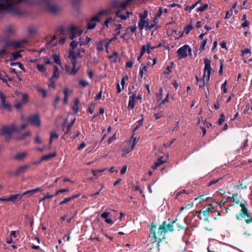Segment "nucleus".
<instances>
[{"mask_svg":"<svg viewBox=\"0 0 252 252\" xmlns=\"http://www.w3.org/2000/svg\"><path fill=\"white\" fill-rule=\"evenodd\" d=\"M177 220V219H176L168 224H166V221H163L159 226L157 232H156L157 224L156 223H151L149 225L150 227L149 239L153 245L155 244L156 247L159 249L160 243L163 239H165V235L163 234V233L167 232V230L173 232L174 231L173 224L176 222Z\"/></svg>","mask_w":252,"mask_h":252,"instance_id":"nucleus-1","label":"nucleus"},{"mask_svg":"<svg viewBox=\"0 0 252 252\" xmlns=\"http://www.w3.org/2000/svg\"><path fill=\"white\" fill-rule=\"evenodd\" d=\"M78 42L75 40H72L70 44V50L68 55V58L70 60V62L72 64V68L67 65H65V71L70 75H75L79 70V68H76V63L75 49L77 47Z\"/></svg>","mask_w":252,"mask_h":252,"instance_id":"nucleus-2","label":"nucleus"},{"mask_svg":"<svg viewBox=\"0 0 252 252\" xmlns=\"http://www.w3.org/2000/svg\"><path fill=\"white\" fill-rule=\"evenodd\" d=\"M66 33L68 35L69 38L72 40L74 38H76L77 36H79L81 35L83 31L79 29L77 27L74 25H71L68 27L66 29L64 28V34Z\"/></svg>","mask_w":252,"mask_h":252,"instance_id":"nucleus-3","label":"nucleus"},{"mask_svg":"<svg viewBox=\"0 0 252 252\" xmlns=\"http://www.w3.org/2000/svg\"><path fill=\"white\" fill-rule=\"evenodd\" d=\"M14 132L17 133L20 132V130H19L14 125L3 126L1 129V133L2 135H7L9 136L8 138H7L6 140L11 138V134Z\"/></svg>","mask_w":252,"mask_h":252,"instance_id":"nucleus-4","label":"nucleus"},{"mask_svg":"<svg viewBox=\"0 0 252 252\" xmlns=\"http://www.w3.org/2000/svg\"><path fill=\"white\" fill-rule=\"evenodd\" d=\"M3 11L12 13L16 15H20L22 12L16 4H5Z\"/></svg>","mask_w":252,"mask_h":252,"instance_id":"nucleus-5","label":"nucleus"},{"mask_svg":"<svg viewBox=\"0 0 252 252\" xmlns=\"http://www.w3.org/2000/svg\"><path fill=\"white\" fill-rule=\"evenodd\" d=\"M106 12L105 10H101L98 13L97 15L94 16L87 24L88 29L89 30L94 29L96 25V22H99L98 16L104 15Z\"/></svg>","mask_w":252,"mask_h":252,"instance_id":"nucleus-6","label":"nucleus"},{"mask_svg":"<svg viewBox=\"0 0 252 252\" xmlns=\"http://www.w3.org/2000/svg\"><path fill=\"white\" fill-rule=\"evenodd\" d=\"M188 52L189 53V54H190L191 52V49L189 45H185L183 46L180 47L177 50L179 59H182L187 57Z\"/></svg>","mask_w":252,"mask_h":252,"instance_id":"nucleus-7","label":"nucleus"},{"mask_svg":"<svg viewBox=\"0 0 252 252\" xmlns=\"http://www.w3.org/2000/svg\"><path fill=\"white\" fill-rule=\"evenodd\" d=\"M240 206L241 207V210L239 214L236 215V219L238 220H241L242 219L245 218L246 217H250L249 211L245 204L243 203L242 202H240Z\"/></svg>","mask_w":252,"mask_h":252,"instance_id":"nucleus-8","label":"nucleus"},{"mask_svg":"<svg viewBox=\"0 0 252 252\" xmlns=\"http://www.w3.org/2000/svg\"><path fill=\"white\" fill-rule=\"evenodd\" d=\"M28 122L34 126L40 127L41 126V121L38 114L30 116L28 119Z\"/></svg>","mask_w":252,"mask_h":252,"instance_id":"nucleus-9","label":"nucleus"},{"mask_svg":"<svg viewBox=\"0 0 252 252\" xmlns=\"http://www.w3.org/2000/svg\"><path fill=\"white\" fill-rule=\"evenodd\" d=\"M132 139L130 140L129 142L127 143V146H125L123 148V153L122 154L123 157H125L128 153H129L130 151L133 150V148L135 147L136 143H137V141L136 140V138H134L133 140L132 143L131 144Z\"/></svg>","mask_w":252,"mask_h":252,"instance_id":"nucleus-10","label":"nucleus"},{"mask_svg":"<svg viewBox=\"0 0 252 252\" xmlns=\"http://www.w3.org/2000/svg\"><path fill=\"white\" fill-rule=\"evenodd\" d=\"M204 63L205 64L204 72H203V77H205L206 72L207 71V78L206 79L207 82L209 81L210 74L211 72V62L207 58H205L204 60Z\"/></svg>","mask_w":252,"mask_h":252,"instance_id":"nucleus-11","label":"nucleus"},{"mask_svg":"<svg viewBox=\"0 0 252 252\" xmlns=\"http://www.w3.org/2000/svg\"><path fill=\"white\" fill-rule=\"evenodd\" d=\"M208 206L209 207L206 210L202 211L201 214H202L203 218L202 219L205 221H209V213L210 212H213L215 211V208L214 207H212V204L209 203L208 204Z\"/></svg>","mask_w":252,"mask_h":252,"instance_id":"nucleus-12","label":"nucleus"},{"mask_svg":"<svg viewBox=\"0 0 252 252\" xmlns=\"http://www.w3.org/2000/svg\"><path fill=\"white\" fill-rule=\"evenodd\" d=\"M6 97L3 93L2 91H0V99L1 102V106L4 108H6L7 110H11V105L6 102Z\"/></svg>","mask_w":252,"mask_h":252,"instance_id":"nucleus-13","label":"nucleus"},{"mask_svg":"<svg viewBox=\"0 0 252 252\" xmlns=\"http://www.w3.org/2000/svg\"><path fill=\"white\" fill-rule=\"evenodd\" d=\"M59 76V71L58 67L57 65L54 67V73L52 77L50 79L51 83L49 85V87H54L55 80L57 79Z\"/></svg>","mask_w":252,"mask_h":252,"instance_id":"nucleus-14","label":"nucleus"},{"mask_svg":"<svg viewBox=\"0 0 252 252\" xmlns=\"http://www.w3.org/2000/svg\"><path fill=\"white\" fill-rule=\"evenodd\" d=\"M26 40H22L20 41H12L8 43V46H12L14 48L21 47L24 43H26Z\"/></svg>","mask_w":252,"mask_h":252,"instance_id":"nucleus-15","label":"nucleus"},{"mask_svg":"<svg viewBox=\"0 0 252 252\" xmlns=\"http://www.w3.org/2000/svg\"><path fill=\"white\" fill-rule=\"evenodd\" d=\"M30 167V165H25L21 166H20L17 168V169L15 171L14 173V175L15 176H18L21 174L25 173L27 169Z\"/></svg>","mask_w":252,"mask_h":252,"instance_id":"nucleus-16","label":"nucleus"},{"mask_svg":"<svg viewBox=\"0 0 252 252\" xmlns=\"http://www.w3.org/2000/svg\"><path fill=\"white\" fill-rule=\"evenodd\" d=\"M195 200H199V202H201L202 201H205L208 202L212 201V202H215L216 204H218L217 202H216L214 200H213L212 198L207 197L206 195L205 194L199 196L198 197L196 198Z\"/></svg>","mask_w":252,"mask_h":252,"instance_id":"nucleus-17","label":"nucleus"},{"mask_svg":"<svg viewBox=\"0 0 252 252\" xmlns=\"http://www.w3.org/2000/svg\"><path fill=\"white\" fill-rule=\"evenodd\" d=\"M128 4L126 1L124 2H120L118 1L114 2L112 5L114 8L120 7L122 10H125L126 9Z\"/></svg>","mask_w":252,"mask_h":252,"instance_id":"nucleus-18","label":"nucleus"},{"mask_svg":"<svg viewBox=\"0 0 252 252\" xmlns=\"http://www.w3.org/2000/svg\"><path fill=\"white\" fill-rule=\"evenodd\" d=\"M43 190V189L41 188H37L31 190H29L26 191H25L22 193V195H28V196H32L33 193H36L38 191H41Z\"/></svg>","mask_w":252,"mask_h":252,"instance_id":"nucleus-19","label":"nucleus"},{"mask_svg":"<svg viewBox=\"0 0 252 252\" xmlns=\"http://www.w3.org/2000/svg\"><path fill=\"white\" fill-rule=\"evenodd\" d=\"M135 94H134L131 96H129V99L128 104V108L129 110H132L134 108L135 106Z\"/></svg>","mask_w":252,"mask_h":252,"instance_id":"nucleus-20","label":"nucleus"},{"mask_svg":"<svg viewBox=\"0 0 252 252\" xmlns=\"http://www.w3.org/2000/svg\"><path fill=\"white\" fill-rule=\"evenodd\" d=\"M23 195L20 194H15L11 195L8 197V201H11L12 202H15L17 200H20Z\"/></svg>","mask_w":252,"mask_h":252,"instance_id":"nucleus-21","label":"nucleus"},{"mask_svg":"<svg viewBox=\"0 0 252 252\" xmlns=\"http://www.w3.org/2000/svg\"><path fill=\"white\" fill-rule=\"evenodd\" d=\"M56 154L55 153H50L48 155H44L41 158V161H43L44 160H48L51 158L56 157Z\"/></svg>","mask_w":252,"mask_h":252,"instance_id":"nucleus-22","label":"nucleus"},{"mask_svg":"<svg viewBox=\"0 0 252 252\" xmlns=\"http://www.w3.org/2000/svg\"><path fill=\"white\" fill-rule=\"evenodd\" d=\"M27 155L26 152L20 153L14 156V158L17 160H22Z\"/></svg>","mask_w":252,"mask_h":252,"instance_id":"nucleus-23","label":"nucleus"},{"mask_svg":"<svg viewBox=\"0 0 252 252\" xmlns=\"http://www.w3.org/2000/svg\"><path fill=\"white\" fill-rule=\"evenodd\" d=\"M79 100L78 98H76L74 100L73 105L72 107V110L76 113H77L79 111Z\"/></svg>","mask_w":252,"mask_h":252,"instance_id":"nucleus-24","label":"nucleus"},{"mask_svg":"<svg viewBox=\"0 0 252 252\" xmlns=\"http://www.w3.org/2000/svg\"><path fill=\"white\" fill-rule=\"evenodd\" d=\"M48 9L52 13L55 14L59 11V7L57 5H51L48 6Z\"/></svg>","mask_w":252,"mask_h":252,"instance_id":"nucleus-25","label":"nucleus"},{"mask_svg":"<svg viewBox=\"0 0 252 252\" xmlns=\"http://www.w3.org/2000/svg\"><path fill=\"white\" fill-rule=\"evenodd\" d=\"M158 28V26L157 25L156 23L150 25H149L148 23H147L146 25V31H148L153 29H154V30H156Z\"/></svg>","mask_w":252,"mask_h":252,"instance_id":"nucleus-26","label":"nucleus"},{"mask_svg":"<svg viewBox=\"0 0 252 252\" xmlns=\"http://www.w3.org/2000/svg\"><path fill=\"white\" fill-rule=\"evenodd\" d=\"M121 10H118L116 12V16L120 17L123 20H126L129 17V12H126V15H123L120 14Z\"/></svg>","mask_w":252,"mask_h":252,"instance_id":"nucleus-27","label":"nucleus"},{"mask_svg":"<svg viewBox=\"0 0 252 252\" xmlns=\"http://www.w3.org/2000/svg\"><path fill=\"white\" fill-rule=\"evenodd\" d=\"M147 23H148L145 20L140 19V21L138 23V27L141 31H142L145 27L146 28Z\"/></svg>","mask_w":252,"mask_h":252,"instance_id":"nucleus-28","label":"nucleus"},{"mask_svg":"<svg viewBox=\"0 0 252 252\" xmlns=\"http://www.w3.org/2000/svg\"><path fill=\"white\" fill-rule=\"evenodd\" d=\"M59 135L57 134L55 131H52L50 133L49 144H51L54 139H58Z\"/></svg>","mask_w":252,"mask_h":252,"instance_id":"nucleus-29","label":"nucleus"},{"mask_svg":"<svg viewBox=\"0 0 252 252\" xmlns=\"http://www.w3.org/2000/svg\"><path fill=\"white\" fill-rule=\"evenodd\" d=\"M30 135H31L30 132V131H27V132L22 134L20 136H18L17 137V139L18 140H22L24 139L27 136H30Z\"/></svg>","mask_w":252,"mask_h":252,"instance_id":"nucleus-30","label":"nucleus"},{"mask_svg":"<svg viewBox=\"0 0 252 252\" xmlns=\"http://www.w3.org/2000/svg\"><path fill=\"white\" fill-rule=\"evenodd\" d=\"M10 66H15L16 65H18V66L22 70L25 71V67L23 64L20 62H11L10 63Z\"/></svg>","mask_w":252,"mask_h":252,"instance_id":"nucleus-31","label":"nucleus"},{"mask_svg":"<svg viewBox=\"0 0 252 252\" xmlns=\"http://www.w3.org/2000/svg\"><path fill=\"white\" fill-rule=\"evenodd\" d=\"M193 29V27L191 24L185 26L184 28L183 33H185L186 34L189 33L190 31Z\"/></svg>","mask_w":252,"mask_h":252,"instance_id":"nucleus-32","label":"nucleus"},{"mask_svg":"<svg viewBox=\"0 0 252 252\" xmlns=\"http://www.w3.org/2000/svg\"><path fill=\"white\" fill-rule=\"evenodd\" d=\"M144 71H147V66L145 65L141 64V66L140 68L139 75L142 78L143 77Z\"/></svg>","mask_w":252,"mask_h":252,"instance_id":"nucleus-33","label":"nucleus"},{"mask_svg":"<svg viewBox=\"0 0 252 252\" xmlns=\"http://www.w3.org/2000/svg\"><path fill=\"white\" fill-rule=\"evenodd\" d=\"M79 196V194H77L76 195H73L70 197H64V204L68 202L69 201L74 199Z\"/></svg>","mask_w":252,"mask_h":252,"instance_id":"nucleus-34","label":"nucleus"},{"mask_svg":"<svg viewBox=\"0 0 252 252\" xmlns=\"http://www.w3.org/2000/svg\"><path fill=\"white\" fill-rule=\"evenodd\" d=\"M12 59H11V61L16 60L18 58L22 57L19 52H16L12 53Z\"/></svg>","mask_w":252,"mask_h":252,"instance_id":"nucleus-35","label":"nucleus"},{"mask_svg":"<svg viewBox=\"0 0 252 252\" xmlns=\"http://www.w3.org/2000/svg\"><path fill=\"white\" fill-rule=\"evenodd\" d=\"M227 80H225L223 83H222L221 85V89L222 90V92L224 93V94H225L227 93V89L226 88V85H227Z\"/></svg>","mask_w":252,"mask_h":252,"instance_id":"nucleus-36","label":"nucleus"},{"mask_svg":"<svg viewBox=\"0 0 252 252\" xmlns=\"http://www.w3.org/2000/svg\"><path fill=\"white\" fill-rule=\"evenodd\" d=\"M208 7V4H205L203 5L198 7L197 8L196 11L197 12H203L205 10H206Z\"/></svg>","mask_w":252,"mask_h":252,"instance_id":"nucleus-37","label":"nucleus"},{"mask_svg":"<svg viewBox=\"0 0 252 252\" xmlns=\"http://www.w3.org/2000/svg\"><path fill=\"white\" fill-rule=\"evenodd\" d=\"M54 62L56 63L61 65L62 63L60 58V56L57 55H55L53 56ZM62 67V66H61Z\"/></svg>","mask_w":252,"mask_h":252,"instance_id":"nucleus-38","label":"nucleus"},{"mask_svg":"<svg viewBox=\"0 0 252 252\" xmlns=\"http://www.w3.org/2000/svg\"><path fill=\"white\" fill-rule=\"evenodd\" d=\"M91 40V38L89 37L88 36L86 37V39L84 41L80 42L79 43L80 46H84L87 45Z\"/></svg>","mask_w":252,"mask_h":252,"instance_id":"nucleus-39","label":"nucleus"},{"mask_svg":"<svg viewBox=\"0 0 252 252\" xmlns=\"http://www.w3.org/2000/svg\"><path fill=\"white\" fill-rule=\"evenodd\" d=\"M37 68L38 71L42 72H44L46 70V68L45 66H44V65H43V64H37Z\"/></svg>","mask_w":252,"mask_h":252,"instance_id":"nucleus-40","label":"nucleus"},{"mask_svg":"<svg viewBox=\"0 0 252 252\" xmlns=\"http://www.w3.org/2000/svg\"><path fill=\"white\" fill-rule=\"evenodd\" d=\"M202 211H192L190 213L192 214V215L194 217L195 216H197V217L200 219H202V217L200 216V215L201 214Z\"/></svg>","mask_w":252,"mask_h":252,"instance_id":"nucleus-41","label":"nucleus"},{"mask_svg":"<svg viewBox=\"0 0 252 252\" xmlns=\"http://www.w3.org/2000/svg\"><path fill=\"white\" fill-rule=\"evenodd\" d=\"M68 90L66 88L64 89V103H67V95L68 94Z\"/></svg>","mask_w":252,"mask_h":252,"instance_id":"nucleus-42","label":"nucleus"},{"mask_svg":"<svg viewBox=\"0 0 252 252\" xmlns=\"http://www.w3.org/2000/svg\"><path fill=\"white\" fill-rule=\"evenodd\" d=\"M75 121L76 118H74L73 120H71V122L67 126V130L65 133H64V135L69 132V129L72 127V126L73 125Z\"/></svg>","mask_w":252,"mask_h":252,"instance_id":"nucleus-43","label":"nucleus"},{"mask_svg":"<svg viewBox=\"0 0 252 252\" xmlns=\"http://www.w3.org/2000/svg\"><path fill=\"white\" fill-rule=\"evenodd\" d=\"M148 48V43L146 45H144L142 46L141 50H140V54L141 56H143V55L146 52V50Z\"/></svg>","mask_w":252,"mask_h":252,"instance_id":"nucleus-44","label":"nucleus"},{"mask_svg":"<svg viewBox=\"0 0 252 252\" xmlns=\"http://www.w3.org/2000/svg\"><path fill=\"white\" fill-rule=\"evenodd\" d=\"M148 48V43L146 45H144L142 46L141 50H140V54L141 56H143V55L146 52V50Z\"/></svg>","mask_w":252,"mask_h":252,"instance_id":"nucleus-45","label":"nucleus"},{"mask_svg":"<svg viewBox=\"0 0 252 252\" xmlns=\"http://www.w3.org/2000/svg\"><path fill=\"white\" fill-rule=\"evenodd\" d=\"M225 120V116L223 113H221L220 115V117L219 119L218 120V124L219 125H221L223 122Z\"/></svg>","mask_w":252,"mask_h":252,"instance_id":"nucleus-46","label":"nucleus"},{"mask_svg":"<svg viewBox=\"0 0 252 252\" xmlns=\"http://www.w3.org/2000/svg\"><path fill=\"white\" fill-rule=\"evenodd\" d=\"M59 192H61V193H62L63 192V189H61L59 190H58L56 194L55 195H50V194H47L46 195L44 196L45 198L46 199H48V198H51L52 197H53L54 196L57 195L58 193H59Z\"/></svg>","mask_w":252,"mask_h":252,"instance_id":"nucleus-47","label":"nucleus"},{"mask_svg":"<svg viewBox=\"0 0 252 252\" xmlns=\"http://www.w3.org/2000/svg\"><path fill=\"white\" fill-rule=\"evenodd\" d=\"M105 170V169H101V170H93V173L94 176H99L100 175V173L102 172H103Z\"/></svg>","mask_w":252,"mask_h":252,"instance_id":"nucleus-48","label":"nucleus"},{"mask_svg":"<svg viewBox=\"0 0 252 252\" xmlns=\"http://www.w3.org/2000/svg\"><path fill=\"white\" fill-rule=\"evenodd\" d=\"M162 13V9L161 7H160L158 10V12L156 13L155 16L154 21L155 22V19H158L160 17Z\"/></svg>","mask_w":252,"mask_h":252,"instance_id":"nucleus-49","label":"nucleus"},{"mask_svg":"<svg viewBox=\"0 0 252 252\" xmlns=\"http://www.w3.org/2000/svg\"><path fill=\"white\" fill-rule=\"evenodd\" d=\"M28 95L26 94H22V102L24 104L26 103L28 100Z\"/></svg>","mask_w":252,"mask_h":252,"instance_id":"nucleus-50","label":"nucleus"},{"mask_svg":"<svg viewBox=\"0 0 252 252\" xmlns=\"http://www.w3.org/2000/svg\"><path fill=\"white\" fill-rule=\"evenodd\" d=\"M94 105H93V104L92 103H91V104H90V106L88 107V108L87 109V111L89 113H90V114H93V113L94 112Z\"/></svg>","mask_w":252,"mask_h":252,"instance_id":"nucleus-51","label":"nucleus"},{"mask_svg":"<svg viewBox=\"0 0 252 252\" xmlns=\"http://www.w3.org/2000/svg\"><path fill=\"white\" fill-rule=\"evenodd\" d=\"M130 30L132 33H134L136 30V27L135 25L134 26H129L126 28V31Z\"/></svg>","mask_w":252,"mask_h":252,"instance_id":"nucleus-52","label":"nucleus"},{"mask_svg":"<svg viewBox=\"0 0 252 252\" xmlns=\"http://www.w3.org/2000/svg\"><path fill=\"white\" fill-rule=\"evenodd\" d=\"M79 84L82 87L85 88L89 85V83L87 81L82 80L80 81Z\"/></svg>","mask_w":252,"mask_h":252,"instance_id":"nucleus-53","label":"nucleus"},{"mask_svg":"<svg viewBox=\"0 0 252 252\" xmlns=\"http://www.w3.org/2000/svg\"><path fill=\"white\" fill-rule=\"evenodd\" d=\"M148 14L147 11H145L143 14L140 13L139 14V17L140 19L145 20V18L147 17Z\"/></svg>","mask_w":252,"mask_h":252,"instance_id":"nucleus-54","label":"nucleus"},{"mask_svg":"<svg viewBox=\"0 0 252 252\" xmlns=\"http://www.w3.org/2000/svg\"><path fill=\"white\" fill-rule=\"evenodd\" d=\"M207 39H205L202 41V44L200 47V50L203 51L205 49V47L207 44Z\"/></svg>","mask_w":252,"mask_h":252,"instance_id":"nucleus-55","label":"nucleus"},{"mask_svg":"<svg viewBox=\"0 0 252 252\" xmlns=\"http://www.w3.org/2000/svg\"><path fill=\"white\" fill-rule=\"evenodd\" d=\"M248 139H246V140H245L244 142H243L242 145L241 146L240 149L243 150L244 149L246 148L248 146Z\"/></svg>","mask_w":252,"mask_h":252,"instance_id":"nucleus-56","label":"nucleus"},{"mask_svg":"<svg viewBox=\"0 0 252 252\" xmlns=\"http://www.w3.org/2000/svg\"><path fill=\"white\" fill-rule=\"evenodd\" d=\"M220 179V178H219L217 179H213L212 181H211L209 184H208V186H211L213 185H214L218 183Z\"/></svg>","mask_w":252,"mask_h":252,"instance_id":"nucleus-57","label":"nucleus"},{"mask_svg":"<svg viewBox=\"0 0 252 252\" xmlns=\"http://www.w3.org/2000/svg\"><path fill=\"white\" fill-rule=\"evenodd\" d=\"M128 79V77L127 75H126L125 76H124L122 80H121V84L123 87V89H124V86H125V80L126 79Z\"/></svg>","mask_w":252,"mask_h":252,"instance_id":"nucleus-58","label":"nucleus"},{"mask_svg":"<svg viewBox=\"0 0 252 252\" xmlns=\"http://www.w3.org/2000/svg\"><path fill=\"white\" fill-rule=\"evenodd\" d=\"M34 142L35 143L41 144H42V140L40 139V138L38 136H36L34 138Z\"/></svg>","mask_w":252,"mask_h":252,"instance_id":"nucleus-59","label":"nucleus"},{"mask_svg":"<svg viewBox=\"0 0 252 252\" xmlns=\"http://www.w3.org/2000/svg\"><path fill=\"white\" fill-rule=\"evenodd\" d=\"M110 213L108 212L104 211L102 213L101 215V217L103 219H106L108 218V217L109 216Z\"/></svg>","mask_w":252,"mask_h":252,"instance_id":"nucleus-60","label":"nucleus"},{"mask_svg":"<svg viewBox=\"0 0 252 252\" xmlns=\"http://www.w3.org/2000/svg\"><path fill=\"white\" fill-rule=\"evenodd\" d=\"M204 78L205 77H203L202 81L201 82H202V84L200 83L198 84L199 88H204L205 86L207 85V83L205 82Z\"/></svg>","mask_w":252,"mask_h":252,"instance_id":"nucleus-61","label":"nucleus"},{"mask_svg":"<svg viewBox=\"0 0 252 252\" xmlns=\"http://www.w3.org/2000/svg\"><path fill=\"white\" fill-rule=\"evenodd\" d=\"M102 89L100 90L99 93L95 95L94 97V98L95 100H99L102 97Z\"/></svg>","mask_w":252,"mask_h":252,"instance_id":"nucleus-62","label":"nucleus"},{"mask_svg":"<svg viewBox=\"0 0 252 252\" xmlns=\"http://www.w3.org/2000/svg\"><path fill=\"white\" fill-rule=\"evenodd\" d=\"M158 165L160 166L164 163V161L162 159V158H158V160L156 162Z\"/></svg>","mask_w":252,"mask_h":252,"instance_id":"nucleus-63","label":"nucleus"},{"mask_svg":"<svg viewBox=\"0 0 252 252\" xmlns=\"http://www.w3.org/2000/svg\"><path fill=\"white\" fill-rule=\"evenodd\" d=\"M171 68H172V66H167L166 68V71H165L164 72V73L165 74H167V75L169 74L170 73H171L172 72Z\"/></svg>","mask_w":252,"mask_h":252,"instance_id":"nucleus-64","label":"nucleus"}]
</instances>
